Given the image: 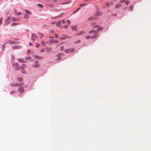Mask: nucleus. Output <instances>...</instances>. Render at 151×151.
Returning <instances> with one entry per match:
<instances>
[{
    "label": "nucleus",
    "instance_id": "f03ea898",
    "mask_svg": "<svg viewBox=\"0 0 151 151\" xmlns=\"http://www.w3.org/2000/svg\"><path fill=\"white\" fill-rule=\"evenodd\" d=\"M24 11H25L26 13L24 15V18L26 19H28L29 17V14H31V13L27 10L25 9Z\"/></svg>",
    "mask_w": 151,
    "mask_h": 151
},
{
    "label": "nucleus",
    "instance_id": "37998d69",
    "mask_svg": "<svg viewBox=\"0 0 151 151\" xmlns=\"http://www.w3.org/2000/svg\"><path fill=\"white\" fill-rule=\"evenodd\" d=\"M62 23H63V24H65V21L64 19H63V20L62 21Z\"/></svg>",
    "mask_w": 151,
    "mask_h": 151
},
{
    "label": "nucleus",
    "instance_id": "4be33fe9",
    "mask_svg": "<svg viewBox=\"0 0 151 151\" xmlns=\"http://www.w3.org/2000/svg\"><path fill=\"white\" fill-rule=\"evenodd\" d=\"M56 57L57 58L56 59L57 60H60L61 59V58L60 57H59V56L57 55L56 56Z\"/></svg>",
    "mask_w": 151,
    "mask_h": 151
},
{
    "label": "nucleus",
    "instance_id": "cd10ccee",
    "mask_svg": "<svg viewBox=\"0 0 151 151\" xmlns=\"http://www.w3.org/2000/svg\"><path fill=\"white\" fill-rule=\"evenodd\" d=\"M37 6H39L41 8H42L43 7V6L42 4H37Z\"/></svg>",
    "mask_w": 151,
    "mask_h": 151
},
{
    "label": "nucleus",
    "instance_id": "dca6fc26",
    "mask_svg": "<svg viewBox=\"0 0 151 151\" xmlns=\"http://www.w3.org/2000/svg\"><path fill=\"white\" fill-rule=\"evenodd\" d=\"M11 18L10 17H9L8 18L6 19V21L7 23V24H9L10 23L9 22H7V21H9L10 20Z\"/></svg>",
    "mask_w": 151,
    "mask_h": 151
},
{
    "label": "nucleus",
    "instance_id": "603ef678",
    "mask_svg": "<svg viewBox=\"0 0 151 151\" xmlns=\"http://www.w3.org/2000/svg\"><path fill=\"white\" fill-rule=\"evenodd\" d=\"M9 43H10V44H14L13 42H9Z\"/></svg>",
    "mask_w": 151,
    "mask_h": 151
},
{
    "label": "nucleus",
    "instance_id": "bb28decb",
    "mask_svg": "<svg viewBox=\"0 0 151 151\" xmlns=\"http://www.w3.org/2000/svg\"><path fill=\"white\" fill-rule=\"evenodd\" d=\"M106 6L107 7H109L110 6V4L108 2H106Z\"/></svg>",
    "mask_w": 151,
    "mask_h": 151
},
{
    "label": "nucleus",
    "instance_id": "c03bdc74",
    "mask_svg": "<svg viewBox=\"0 0 151 151\" xmlns=\"http://www.w3.org/2000/svg\"><path fill=\"white\" fill-rule=\"evenodd\" d=\"M44 51V49L43 48H42L41 49V50H40V52H43Z\"/></svg>",
    "mask_w": 151,
    "mask_h": 151
},
{
    "label": "nucleus",
    "instance_id": "a19ab883",
    "mask_svg": "<svg viewBox=\"0 0 151 151\" xmlns=\"http://www.w3.org/2000/svg\"><path fill=\"white\" fill-rule=\"evenodd\" d=\"M40 45L38 44H37L36 45V47H38L40 46Z\"/></svg>",
    "mask_w": 151,
    "mask_h": 151
},
{
    "label": "nucleus",
    "instance_id": "423d86ee",
    "mask_svg": "<svg viewBox=\"0 0 151 151\" xmlns=\"http://www.w3.org/2000/svg\"><path fill=\"white\" fill-rule=\"evenodd\" d=\"M96 17H95L94 16H92V17H91L88 18V19L89 21L92 20H94V19H96Z\"/></svg>",
    "mask_w": 151,
    "mask_h": 151
},
{
    "label": "nucleus",
    "instance_id": "f3484780",
    "mask_svg": "<svg viewBox=\"0 0 151 151\" xmlns=\"http://www.w3.org/2000/svg\"><path fill=\"white\" fill-rule=\"evenodd\" d=\"M45 50L47 52H49L50 51L51 49V48H49L48 47H46L45 48Z\"/></svg>",
    "mask_w": 151,
    "mask_h": 151
},
{
    "label": "nucleus",
    "instance_id": "1a4fd4ad",
    "mask_svg": "<svg viewBox=\"0 0 151 151\" xmlns=\"http://www.w3.org/2000/svg\"><path fill=\"white\" fill-rule=\"evenodd\" d=\"M122 5L120 4H116L115 6V8L116 9H119L122 7Z\"/></svg>",
    "mask_w": 151,
    "mask_h": 151
},
{
    "label": "nucleus",
    "instance_id": "ea45409f",
    "mask_svg": "<svg viewBox=\"0 0 151 151\" xmlns=\"http://www.w3.org/2000/svg\"><path fill=\"white\" fill-rule=\"evenodd\" d=\"M55 36L56 38H58L59 37L58 35L57 34H55Z\"/></svg>",
    "mask_w": 151,
    "mask_h": 151
},
{
    "label": "nucleus",
    "instance_id": "b1692460",
    "mask_svg": "<svg viewBox=\"0 0 151 151\" xmlns=\"http://www.w3.org/2000/svg\"><path fill=\"white\" fill-rule=\"evenodd\" d=\"M17 80L19 82H21L22 81V78H18Z\"/></svg>",
    "mask_w": 151,
    "mask_h": 151
},
{
    "label": "nucleus",
    "instance_id": "39448f33",
    "mask_svg": "<svg viewBox=\"0 0 151 151\" xmlns=\"http://www.w3.org/2000/svg\"><path fill=\"white\" fill-rule=\"evenodd\" d=\"M85 34V32L84 31H81L78 33L77 34V35H83Z\"/></svg>",
    "mask_w": 151,
    "mask_h": 151
},
{
    "label": "nucleus",
    "instance_id": "9b49d317",
    "mask_svg": "<svg viewBox=\"0 0 151 151\" xmlns=\"http://www.w3.org/2000/svg\"><path fill=\"white\" fill-rule=\"evenodd\" d=\"M66 38V37L65 35H62V37L60 38V40H65Z\"/></svg>",
    "mask_w": 151,
    "mask_h": 151
},
{
    "label": "nucleus",
    "instance_id": "3c124183",
    "mask_svg": "<svg viewBox=\"0 0 151 151\" xmlns=\"http://www.w3.org/2000/svg\"><path fill=\"white\" fill-rule=\"evenodd\" d=\"M87 4H80V6H81L83 5H86Z\"/></svg>",
    "mask_w": 151,
    "mask_h": 151
},
{
    "label": "nucleus",
    "instance_id": "5701e85b",
    "mask_svg": "<svg viewBox=\"0 0 151 151\" xmlns=\"http://www.w3.org/2000/svg\"><path fill=\"white\" fill-rule=\"evenodd\" d=\"M100 15V14L99 13V12H96V13L95 14V15H94V16L95 17H97V16L99 15Z\"/></svg>",
    "mask_w": 151,
    "mask_h": 151
},
{
    "label": "nucleus",
    "instance_id": "f8f14e48",
    "mask_svg": "<svg viewBox=\"0 0 151 151\" xmlns=\"http://www.w3.org/2000/svg\"><path fill=\"white\" fill-rule=\"evenodd\" d=\"M38 62L37 61H36L35 62V63L36 64V65H32V66L33 67H38L39 66V65L38 64H37V63H38Z\"/></svg>",
    "mask_w": 151,
    "mask_h": 151
},
{
    "label": "nucleus",
    "instance_id": "aec40b11",
    "mask_svg": "<svg viewBox=\"0 0 151 151\" xmlns=\"http://www.w3.org/2000/svg\"><path fill=\"white\" fill-rule=\"evenodd\" d=\"M76 28H77V27H76V26L71 27L72 29L73 30H76Z\"/></svg>",
    "mask_w": 151,
    "mask_h": 151
},
{
    "label": "nucleus",
    "instance_id": "c9c22d12",
    "mask_svg": "<svg viewBox=\"0 0 151 151\" xmlns=\"http://www.w3.org/2000/svg\"><path fill=\"white\" fill-rule=\"evenodd\" d=\"M2 17H1L0 19V25H1L2 24Z\"/></svg>",
    "mask_w": 151,
    "mask_h": 151
},
{
    "label": "nucleus",
    "instance_id": "7c9ffc66",
    "mask_svg": "<svg viewBox=\"0 0 151 151\" xmlns=\"http://www.w3.org/2000/svg\"><path fill=\"white\" fill-rule=\"evenodd\" d=\"M13 66H17L18 65V64L17 63H13Z\"/></svg>",
    "mask_w": 151,
    "mask_h": 151
},
{
    "label": "nucleus",
    "instance_id": "2f4dec72",
    "mask_svg": "<svg viewBox=\"0 0 151 151\" xmlns=\"http://www.w3.org/2000/svg\"><path fill=\"white\" fill-rule=\"evenodd\" d=\"M129 3V1H125V4L127 5H128Z\"/></svg>",
    "mask_w": 151,
    "mask_h": 151
},
{
    "label": "nucleus",
    "instance_id": "6ab92c4d",
    "mask_svg": "<svg viewBox=\"0 0 151 151\" xmlns=\"http://www.w3.org/2000/svg\"><path fill=\"white\" fill-rule=\"evenodd\" d=\"M32 37L35 38L36 37V35L34 33H32Z\"/></svg>",
    "mask_w": 151,
    "mask_h": 151
},
{
    "label": "nucleus",
    "instance_id": "412c9836",
    "mask_svg": "<svg viewBox=\"0 0 151 151\" xmlns=\"http://www.w3.org/2000/svg\"><path fill=\"white\" fill-rule=\"evenodd\" d=\"M18 24V23H13L11 25L12 26H15Z\"/></svg>",
    "mask_w": 151,
    "mask_h": 151
},
{
    "label": "nucleus",
    "instance_id": "6e6552de",
    "mask_svg": "<svg viewBox=\"0 0 151 151\" xmlns=\"http://www.w3.org/2000/svg\"><path fill=\"white\" fill-rule=\"evenodd\" d=\"M18 91L20 92V93H21L24 92V90L23 88H19L18 89Z\"/></svg>",
    "mask_w": 151,
    "mask_h": 151
},
{
    "label": "nucleus",
    "instance_id": "c85d7f7f",
    "mask_svg": "<svg viewBox=\"0 0 151 151\" xmlns=\"http://www.w3.org/2000/svg\"><path fill=\"white\" fill-rule=\"evenodd\" d=\"M20 47L18 46H15V47H13V48L14 49H17V48H19Z\"/></svg>",
    "mask_w": 151,
    "mask_h": 151
},
{
    "label": "nucleus",
    "instance_id": "e433bc0d",
    "mask_svg": "<svg viewBox=\"0 0 151 151\" xmlns=\"http://www.w3.org/2000/svg\"><path fill=\"white\" fill-rule=\"evenodd\" d=\"M25 59L26 60H29V59L30 60L31 59V58L30 57H28L27 58H26Z\"/></svg>",
    "mask_w": 151,
    "mask_h": 151
},
{
    "label": "nucleus",
    "instance_id": "864d4df0",
    "mask_svg": "<svg viewBox=\"0 0 151 151\" xmlns=\"http://www.w3.org/2000/svg\"><path fill=\"white\" fill-rule=\"evenodd\" d=\"M77 12V11L76 10V11H74V12H73V14H74L75 13H76Z\"/></svg>",
    "mask_w": 151,
    "mask_h": 151
},
{
    "label": "nucleus",
    "instance_id": "72a5a7b5",
    "mask_svg": "<svg viewBox=\"0 0 151 151\" xmlns=\"http://www.w3.org/2000/svg\"><path fill=\"white\" fill-rule=\"evenodd\" d=\"M15 13L17 14V15H21L22 14L21 12L17 13V12L16 11H15Z\"/></svg>",
    "mask_w": 151,
    "mask_h": 151
},
{
    "label": "nucleus",
    "instance_id": "5fc2aeb1",
    "mask_svg": "<svg viewBox=\"0 0 151 151\" xmlns=\"http://www.w3.org/2000/svg\"><path fill=\"white\" fill-rule=\"evenodd\" d=\"M31 39L32 40L34 41L35 40V39H34V38L32 37Z\"/></svg>",
    "mask_w": 151,
    "mask_h": 151
},
{
    "label": "nucleus",
    "instance_id": "4d7b16f0",
    "mask_svg": "<svg viewBox=\"0 0 151 151\" xmlns=\"http://www.w3.org/2000/svg\"><path fill=\"white\" fill-rule=\"evenodd\" d=\"M29 45H32V43H30L29 44Z\"/></svg>",
    "mask_w": 151,
    "mask_h": 151
},
{
    "label": "nucleus",
    "instance_id": "9d476101",
    "mask_svg": "<svg viewBox=\"0 0 151 151\" xmlns=\"http://www.w3.org/2000/svg\"><path fill=\"white\" fill-rule=\"evenodd\" d=\"M56 25L58 27L60 26L61 25V21L60 20L57 22L56 24Z\"/></svg>",
    "mask_w": 151,
    "mask_h": 151
},
{
    "label": "nucleus",
    "instance_id": "58836bf2",
    "mask_svg": "<svg viewBox=\"0 0 151 151\" xmlns=\"http://www.w3.org/2000/svg\"><path fill=\"white\" fill-rule=\"evenodd\" d=\"M38 34L40 35H41V36H43V35L42 34V33H40V32H38Z\"/></svg>",
    "mask_w": 151,
    "mask_h": 151
},
{
    "label": "nucleus",
    "instance_id": "0e129e2a",
    "mask_svg": "<svg viewBox=\"0 0 151 151\" xmlns=\"http://www.w3.org/2000/svg\"><path fill=\"white\" fill-rule=\"evenodd\" d=\"M42 38V37H40V38Z\"/></svg>",
    "mask_w": 151,
    "mask_h": 151
},
{
    "label": "nucleus",
    "instance_id": "0eeeda50",
    "mask_svg": "<svg viewBox=\"0 0 151 151\" xmlns=\"http://www.w3.org/2000/svg\"><path fill=\"white\" fill-rule=\"evenodd\" d=\"M17 60L19 62L23 63L26 62L24 60L23 58H19L17 59Z\"/></svg>",
    "mask_w": 151,
    "mask_h": 151
},
{
    "label": "nucleus",
    "instance_id": "69168bd1",
    "mask_svg": "<svg viewBox=\"0 0 151 151\" xmlns=\"http://www.w3.org/2000/svg\"><path fill=\"white\" fill-rule=\"evenodd\" d=\"M57 0H55V1H56Z\"/></svg>",
    "mask_w": 151,
    "mask_h": 151
},
{
    "label": "nucleus",
    "instance_id": "f704fd0d",
    "mask_svg": "<svg viewBox=\"0 0 151 151\" xmlns=\"http://www.w3.org/2000/svg\"><path fill=\"white\" fill-rule=\"evenodd\" d=\"M42 44L44 46L45 44V42L44 41H42Z\"/></svg>",
    "mask_w": 151,
    "mask_h": 151
},
{
    "label": "nucleus",
    "instance_id": "680f3d73",
    "mask_svg": "<svg viewBox=\"0 0 151 151\" xmlns=\"http://www.w3.org/2000/svg\"><path fill=\"white\" fill-rule=\"evenodd\" d=\"M110 3L111 4H113V2L112 1H111Z\"/></svg>",
    "mask_w": 151,
    "mask_h": 151
},
{
    "label": "nucleus",
    "instance_id": "7ed1b4c3",
    "mask_svg": "<svg viewBox=\"0 0 151 151\" xmlns=\"http://www.w3.org/2000/svg\"><path fill=\"white\" fill-rule=\"evenodd\" d=\"M75 50V49L73 48H70V49H66L65 50V52L67 53H69L70 52H73Z\"/></svg>",
    "mask_w": 151,
    "mask_h": 151
},
{
    "label": "nucleus",
    "instance_id": "13d9d810",
    "mask_svg": "<svg viewBox=\"0 0 151 151\" xmlns=\"http://www.w3.org/2000/svg\"><path fill=\"white\" fill-rule=\"evenodd\" d=\"M49 37L50 38H52L53 37V36H50V37Z\"/></svg>",
    "mask_w": 151,
    "mask_h": 151
},
{
    "label": "nucleus",
    "instance_id": "49530a36",
    "mask_svg": "<svg viewBox=\"0 0 151 151\" xmlns=\"http://www.w3.org/2000/svg\"><path fill=\"white\" fill-rule=\"evenodd\" d=\"M15 93V91H12L10 92V94H12V93Z\"/></svg>",
    "mask_w": 151,
    "mask_h": 151
},
{
    "label": "nucleus",
    "instance_id": "6e6d98bb",
    "mask_svg": "<svg viewBox=\"0 0 151 151\" xmlns=\"http://www.w3.org/2000/svg\"><path fill=\"white\" fill-rule=\"evenodd\" d=\"M12 59H14V57L13 56H12Z\"/></svg>",
    "mask_w": 151,
    "mask_h": 151
},
{
    "label": "nucleus",
    "instance_id": "a211bd4d",
    "mask_svg": "<svg viewBox=\"0 0 151 151\" xmlns=\"http://www.w3.org/2000/svg\"><path fill=\"white\" fill-rule=\"evenodd\" d=\"M133 6H131L129 8V10L130 11H132L133 10Z\"/></svg>",
    "mask_w": 151,
    "mask_h": 151
},
{
    "label": "nucleus",
    "instance_id": "8fccbe9b",
    "mask_svg": "<svg viewBox=\"0 0 151 151\" xmlns=\"http://www.w3.org/2000/svg\"><path fill=\"white\" fill-rule=\"evenodd\" d=\"M80 9V7H79L76 10L77 12L79 10V9Z\"/></svg>",
    "mask_w": 151,
    "mask_h": 151
},
{
    "label": "nucleus",
    "instance_id": "2eb2a0df",
    "mask_svg": "<svg viewBox=\"0 0 151 151\" xmlns=\"http://www.w3.org/2000/svg\"><path fill=\"white\" fill-rule=\"evenodd\" d=\"M70 1H68L66 2L65 3H62L61 1H60L59 3H60V4H69L70 3Z\"/></svg>",
    "mask_w": 151,
    "mask_h": 151
},
{
    "label": "nucleus",
    "instance_id": "bf43d9fd",
    "mask_svg": "<svg viewBox=\"0 0 151 151\" xmlns=\"http://www.w3.org/2000/svg\"><path fill=\"white\" fill-rule=\"evenodd\" d=\"M58 41H55V43H58Z\"/></svg>",
    "mask_w": 151,
    "mask_h": 151
},
{
    "label": "nucleus",
    "instance_id": "09e8293b",
    "mask_svg": "<svg viewBox=\"0 0 151 151\" xmlns=\"http://www.w3.org/2000/svg\"><path fill=\"white\" fill-rule=\"evenodd\" d=\"M64 48V47H63V46L61 47V50H63Z\"/></svg>",
    "mask_w": 151,
    "mask_h": 151
},
{
    "label": "nucleus",
    "instance_id": "ddd939ff",
    "mask_svg": "<svg viewBox=\"0 0 151 151\" xmlns=\"http://www.w3.org/2000/svg\"><path fill=\"white\" fill-rule=\"evenodd\" d=\"M12 20L13 22H15L17 21H18L19 20V19L16 18L15 17H13L12 18Z\"/></svg>",
    "mask_w": 151,
    "mask_h": 151
},
{
    "label": "nucleus",
    "instance_id": "de8ad7c7",
    "mask_svg": "<svg viewBox=\"0 0 151 151\" xmlns=\"http://www.w3.org/2000/svg\"><path fill=\"white\" fill-rule=\"evenodd\" d=\"M63 27L64 28H66V29H67L68 28V26H67V25H65V26H64Z\"/></svg>",
    "mask_w": 151,
    "mask_h": 151
},
{
    "label": "nucleus",
    "instance_id": "a18cd8bd",
    "mask_svg": "<svg viewBox=\"0 0 151 151\" xmlns=\"http://www.w3.org/2000/svg\"><path fill=\"white\" fill-rule=\"evenodd\" d=\"M54 32V30H52L50 31V32L51 33H53Z\"/></svg>",
    "mask_w": 151,
    "mask_h": 151
},
{
    "label": "nucleus",
    "instance_id": "4468645a",
    "mask_svg": "<svg viewBox=\"0 0 151 151\" xmlns=\"http://www.w3.org/2000/svg\"><path fill=\"white\" fill-rule=\"evenodd\" d=\"M26 66L25 64H22V66L21 67H20L21 68V69H23L24 68H26Z\"/></svg>",
    "mask_w": 151,
    "mask_h": 151
},
{
    "label": "nucleus",
    "instance_id": "393cba45",
    "mask_svg": "<svg viewBox=\"0 0 151 151\" xmlns=\"http://www.w3.org/2000/svg\"><path fill=\"white\" fill-rule=\"evenodd\" d=\"M103 29V28L102 27H99L97 29V31H96L97 32V31H100L101 30Z\"/></svg>",
    "mask_w": 151,
    "mask_h": 151
},
{
    "label": "nucleus",
    "instance_id": "20e7f679",
    "mask_svg": "<svg viewBox=\"0 0 151 151\" xmlns=\"http://www.w3.org/2000/svg\"><path fill=\"white\" fill-rule=\"evenodd\" d=\"M24 85V83H15L11 85V86H14V87H18L20 86H22Z\"/></svg>",
    "mask_w": 151,
    "mask_h": 151
},
{
    "label": "nucleus",
    "instance_id": "e2e57ef3",
    "mask_svg": "<svg viewBox=\"0 0 151 151\" xmlns=\"http://www.w3.org/2000/svg\"><path fill=\"white\" fill-rule=\"evenodd\" d=\"M127 7H125V8H124L123 9L124 10V9H126L127 8Z\"/></svg>",
    "mask_w": 151,
    "mask_h": 151
},
{
    "label": "nucleus",
    "instance_id": "052dcab7",
    "mask_svg": "<svg viewBox=\"0 0 151 151\" xmlns=\"http://www.w3.org/2000/svg\"><path fill=\"white\" fill-rule=\"evenodd\" d=\"M22 73H25V71L24 70H23V71H22Z\"/></svg>",
    "mask_w": 151,
    "mask_h": 151
},
{
    "label": "nucleus",
    "instance_id": "c756f323",
    "mask_svg": "<svg viewBox=\"0 0 151 151\" xmlns=\"http://www.w3.org/2000/svg\"><path fill=\"white\" fill-rule=\"evenodd\" d=\"M34 57L37 59H40V57L38 56L34 55Z\"/></svg>",
    "mask_w": 151,
    "mask_h": 151
},
{
    "label": "nucleus",
    "instance_id": "4c0bfd02",
    "mask_svg": "<svg viewBox=\"0 0 151 151\" xmlns=\"http://www.w3.org/2000/svg\"><path fill=\"white\" fill-rule=\"evenodd\" d=\"M67 23L68 24H70V23H71L70 21V20H68L67 21Z\"/></svg>",
    "mask_w": 151,
    "mask_h": 151
},
{
    "label": "nucleus",
    "instance_id": "79ce46f5",
    "mask_svg": "<svg viewBox=\"0 0 151 151\" xmlns=\"http://www.w3.org/2000/svg\"><path fill=\"white\" fill-rule=\"evenodd\" d=\"M96 24V23L95 22H92L91 23V26H93V25H94Z\"/></svg>",
    "mask_w": 151,
    "mask_h": 151
},
{
    "label": "nucleus",
    "instance_id": "f257e3e1",
    "mask_svg": "<svg viewBox=\"0 0 151 151\" xmlns=\"http://www.w3.org/2000/svg\"><path fill=\"white\" fill-rule=\"evenodd\" d=\"M92 33H93V34L94 35L93 36H86L85 37L88 40L90 39H93L96 37H97L98 36V35H97V32L96 31L94 30H91L89 32V33L91 34Z\"/></svg>",
    "mask_w": 151,
    "mask_h": 151
},
{
    "label": "nucleus",
    "instance_id": "473e14b6",
    "mask_svg": "<svg viewBox=\"0 0 151 151\" xmlns=\"http://www.w3.org/2000/svg\"><path fill=\"white\" fill-rule=\"evenodd\" d=\"M126 0H120V2L121 3H123L124 1H125Z\"/></svg>",
    "mask_w": 151,
    "mask_h": 151
},
{
    "label": "nucleus",
    "instance_id": "a878e982",
    "mask_svg": "<svg viewBox=\"0 0 151 151\" xmlns=\"http://www.w3.org/2000/svg\"><path fill=\"white\" fill-rule=\"evenodd\" d=\"M21 69V68H20V67H19V66H17V67H16L15 68V70H19V69Z\"/></svg>",
    "mask_w": 151,
    "mask_h": 151
}]
</instances>
